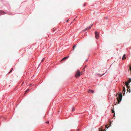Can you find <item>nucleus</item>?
Returning a JSON list of instances; mask_svg holds the SVG:
<instances>
[{"label":"nucleus","instance_id":"f3484780","mask_svg":"<svg viewBox=\"0 0 131 131\" xmlns=\"http://www.w3.org/2000/svg\"><path fill=\"white\" fill-rule=\"evenodd\" d=\"M13 70V68H12L11 69V70L10 71V72Z\"/></svg>","mask_w":131,"mask_h":131},{"label":"nucleus","instance_id":"393cba45","mask_svg":"<svg viewBox=\"0 0 131 131\" xmlns=\"http://www.w3.org/2000/svg\"><path fill=\"white\" fill-rule=\"evenodd\" d=\"M106 19H107V18H108V17H106Z\"/></svg>","mask_w":131,"mask_h":131},{"label":"nucleus","instance_id":"f257e3e1","mask_svg":"<svg viewBox=\"0 0 131 131\" xmlns=\"http://www.w3.org/2000/svg\"><path fill=\"white\" fill-rule=\"evenodd\" d=\"M118 98H117V100L118 101H119V102H120L121 101L122 99V93H119L118 94Z\"/></svg>","mask_w":131,"mask_h":131},{"label":"nucleus","instance_id":"b1692460","mask_svg":"<svg viewBox=\"0 0 131 131\" xmlns=\"http://www.w3.org/2000/svg\"><path fill=\"white\" fill-rule=\"evenodd\" d=\"M68 20H67V22H68Z\"/></svg>","mask_w":131,"mask_h":131},{"label":"nucleus","instance_id":"0eeeda50","mask_svg":"<svg viewBox=\"0 0 131 131\" xmlns=\"http://www.w3.org/2000/svg\"><path fill=\"white\" fill-rule=\"evenodd\" d=\"M131 82V78H130L129 79V80L128 81V83H126V85H129V83H130Z\"/></svg>","mask_w":131,"mask_h":131},{"label":"nucleus","instance_id":"5701e85b","mask_svg":"<svg viewBox=\"0 0 131 131\" xmlns=\"http://www.w3.org/2000/svg\"><path fill=\"white\" fill-rule=\"evenodd\" d=\"M85 6V4H84V5H83V6Z\"/></svg>","mask_w":131,"mask_h":131},{"label":"nucleus","instance_id":"6e6552de","mask_svg":"<svg viewBox=\"0 0 131 131\" xmlns=\"http://www.w3.org/2000/svg\"><path fill=\"white\" fill-rule=\"evenodd\" d=\"M94 92V91L93 90H91L90 89L89 91V93L91 92L92 93H93Z\"/></svg>","mask_w":131,"mask_h":131},{"label":"nucleus","instance_id":"f03ea898","mask_svg":"<svg viewBox=\"0 0 131 131\" xmlns=\"http://www.w3.org/2000/svg\"><path fill=\"white\" fill-rule=\"evenodd\" d=\"M6 14H7L9 15H10V13H8L7 12H5L2 10H0V14L4 15Z\"/></svg>","mask_w":131,"mask_h":131},{"label":"nucleus","instance_id":"4468645a","mask_svg":"<svg viewBox=\"0 0 131 131\" xmlns=\"http://www.w3.org/2000/svg\"><path fill=\"white\" fill-rule=\"evenodd\" d=\"M123 91H124V92H125V88L124 87L123 88Z\"/></svg>","mask_w":131,"mask_h":131},{"label":"nucleus","instance_id":"2eb2a0df","mask_svg":"<svg viewBox=\"0 0 131 131\" xmlns=\"http://www.w3.org/2000/svg\"><path fill=\"white\" fill-rule=\"evenodd\" d=\"M75 110V109L74 108H73L72 109V111H74Z\"/></svg>","mask_w":131,"mask_h":131},{"label":"nucleus","instance_id":"412c9836","mask_svg":"<svg viewBox=\"0 0 131 131\" xmlns=\"http://www.w3.org/2000/svg\"><path fill=\"white\" fill-rule=\"evenodd\" d=\"M88 59H86V60H85V61L86 62H87L88 61Z\"/></svg>","mask_w":131,"mask_h":131},{"label":"nucleus","instance_id":"4be33fe9","mask_svg":"<svg viewBox=\"0 0 131 131\" xmlns=\"http://www.w3.org/2000/svg\"><path fill=\"white\" fill-rule=\"evenodd\" d=\"M41 64V63H40L39 64V66H40V65Z\"/></svg>","mask_w":131,"mask_h":131},{"label":"nucleus","instance_id":"a878e982","mask_svg":"<svg viewBox=\"0 0 131 131\" xmlns=\"http://www.w3.org/2000/svg\"><path fill=\"white\" fill-rule=\"evenodd\" d=\"M128 89H128V91H129Z\"/></svg>","mask_w":131,"mask_h":131},{"label":"nucleus","instance_id":"f8f14e48","mask_svg":"<svg viewBox=\"0 0 131 131\" xmlns=\"http://www.w3.org/2000/svg\"><path fill=\"white\" fill-rule=\"evenodd\" d=\"M99 131H103V130L102 129L99 128Z\"/></svg>","mask_w":131,"mask_h":131},{"label":"nucleus","instance_id":"dca6fc26","mask_svg":"<svg viewBox=\"0 0 131 131\" xmlns=\"http://www.w3.org/2000/svg\"><path fill=\"white\" fill-rule=\"evenodd\" d=\"M44 59H45V58H43L41 62H42L43 61H44Z\"/></svg>","mask_w":131,"mask_h":131},{"label":"nucleus","instance_id":"6ab92c4d","mask_svg":"<svg viewBox=\"0 0 131 131\" xmlns=\"http://www.w3.org/2000/svg\"><path fill=\"white\" fill-rule=\"evenodd\" d=\"M86 67V66H85L84 67V68H83V70L85 71L84 69H85V67Z\"/></svg>","mask_w":131,"mask_h":131},{"label":"nucleus","instance_id":"a211bd4d","mask_svg":"<svg viewBox=\"0 0 131 131\" xmlns=\"http://www.w3.org/2000/svg\"><path fill=\"white\" fill-rule=\"evenodd\" d=\"M46 123L47 124H49V121H47L46 122Z\"/></svg>","mask_w":131,"mask_h":131},{"label":"nucleus","instance_id":"39448f33","mask_svg":"<svg viewBox=\"0 0 131 131\" xmlns=\"http://www.w3.org/2000/svg\"><path fill=\"white\" fill-rule=\"evenodd\" d=\"M93 24H92L90 26H89V27L86 28L85 29L83 30V31H85L87 30H88L91 28Z\"/></svg>","mask_w":131,"mask_h":131},{"label":"nucleus","instance_id":"9b49d317","mask_svg":"<svg viewBox=\"0 0 131 131\" xmlns=\"http://www.w3.org/2000/svg\"><path fill=\"white\" fill-rule=\"evenodd\" d=\"M103 75H104L103 74H97V76H99L100 77H101Z\"/></svg>","mask_w":131,"mask_h":131},{"label":"nucleus","instance_id":"9d476101","mask_svg":"<svg viewBox=\"0 0 131 131\" xmlns=\"http://www.w3.org/2000/svg\"><path fill=\"white\" fill-rule=\"evenodd\" d=\"M126 58V57H125V54L123 56V57H122V59L124 60V59H125Z\"/></svg>","mask_w":131,"mask_h":131},{"label":"nucleus","instance_id":"ddd939ff","mask_svg":"<svg viewBox=\"0 0 131 131\" xmlns=\"http://www.w3.org/2000/svg\"><path fill=\"white\" fill-rule=\"evenodd\" d=\"M76 46V45H75L73 47V50H74Z\"/></svg>","mask_w":131,"mask_h":131},{"label":"nucleus","instance_id":"7ed1b4c3","mask_svg":"<svg viewBox=\"0 0 131 131\" xmlns=\"http://www.w3.org/2000/svg\"><path fill=\"white\" fill-rule=\"evenodd\" d=\"M80 75L81 74L80 72L79 71H77L75 74V76L76 77H77V76H80Z\"/></svg>","mask_w":131,"mask_h":131},{"label":"nucleus","instance_id":"20e7f679","mask_svg":"<svg viewBox=\"0 0 131 131\" xmlns=\"http://www.w3.org/2000/svg\"><path fill=\"white\" fill-rule=\"evenodd\" d=\"M95 35L96 38V39H98L99 38V33L97 31H96L95 32Z\"/></svg>","mask_w":131,"mask_h":131},{"label":"nucleus","instance_id":"aec40b11","mask_svg":"<svg viewBox=\"0 0 131 131\" xmlns=\"http://www.w3.org/2000/svg\"><path fill=\"white\" fill-rule=\"evenodd\" d=\"M29 91V89H27L26 91V92H27L28 91Z\"/></svg>","mask_w":131,"mask_h":131},{"label":"nucleus","instance_id":"423d86ee","mask_svg":"<svg viewBox=\"0 0 131 131\" xmlns=\"http://www.w3.org/2000/svg\"><path fill=\"white\" fill-rule=\"evenodd\" d=\"M69 57V56H67L66 57H64L62 60V61H63V60H66Z\"/></svg>","mask_w":131,"mask_h":131},{"label":"nucleus","instance_id":"1a4fd4ad","mask_svg":"<svg viewBox=\"0 0 131 131\" xmlns=\"http://www.w3.org/2000/svg\"><path fill=\"white\" fill-rule=\"evenodd\" d=\"M111 111L112 113H114V116H115V111L114 110V109H113L112 108L111 109Z\"/></svg>","mask_w":131,"mask_h":131}]
</instances>
